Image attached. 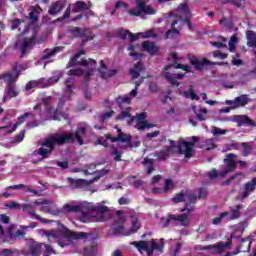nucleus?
<instances>
[{
  "label": "nucleus",
  "mask_w": 256,
  "mask_h": 256,
  "mask_svg": "<svg viewBox=\"0 0 256 256\" xmlns=\"http://www.w3.org/2000/svg\"><path fill=\"white\" fill-rule=\"evenodd\" d=\"M82 74H83L82 69H71L68 71V75H70V77H75L77 75H82Z\"/></svg>",
  "instance_id": "obj_62"
},
{
  "label": "nucleus",
  "mask_w": 256,
  "mask_h": 256,
  "mask_svg": "<svg viewBox=\"0 0 256 256\" xmlns=\"http://www.w3.org/2000/svg\"><path fill=\"white\" fill-rule=\"evenodd\" d=\"M169 155H171V147L169 146H165L162 150L155 153V157H157L159 161H167Z\"/></svg>",
  "instance_id": "obj_22"
},
{
  "label": "nucleus",
  "mask_w": 256,
  "mask_h": 256,
  "mask_svg": "<svg viewBox=\"0 0 256 256\" xmlns=\"http://www.w3.org/2000/svg\"><path fill=\"white\" fill-rule=\"evenodd\" d=\"M188 60L190 65L195 67L196 71H202V69L207 65H229L228 62H213L207 58H203L202 60L197 59L195 55H188Z\"/></svg>",
  "instance_id": "obj_6"
},
{
  "label": "nucleus",
  "mask_w": 256,
  "mask_h": 256,
  "mask_svg": "<svg viewBox=\"0 0 256 256\" xmlns=\"http://www.w3.org/2000/svg\"><path fill=\"white\" fill-rule=\"evenodd\" d=\"M25 133H27V130L23 129L19 134H17L13 138L12 143L14 144L21 143L25 139Z\"/></svg>",
  "instance_id": "obj_46"
},
{
  "label": "nucleus",
  "mask_w": 256,
  "mask_h": 256,
  "mask_svg": "<svg viewBox=\"0 0 256 256\" xmlns=\"http://www.w3.org/2000/svg\"><path fill=\"white\" fill-rule=\"evenodd\" d=\"M142 49L150 53V55H157L159 53V46L155 45V42L144 41L142 43Z\"/></svg>",
  "instance_id": "obj_18"
},
{
  "label": "nucleus",
  "mask_w": 256,
  "mask_h": 256,
  "mask_svg": "<svg viewBox=\"0 0 256 256\" xmlns=\"http://www.w3.org/2000/svg\"><path fill=\"white\" fill-rule=\"evenodd\" d=\"M173 180L171 179H166L165 180V185H164V191H171L173 189Z\"/></svg>",
  "instance_id": "obj_61"
},
{
  "label": "nucleus",
  "mask_w": 256,
  "mask_h": 256,
  "mask_svg": "<svg viewBox=\"0 0 256 256\" xmlns=\"http://www.w3.org/2000/svg\"><path fill=\"white\" fill-rule=\"evenodd\" d=\"M38 35L39 32L37 30H34L32 36L28 40H24L22 46L20 47L22 53L21 57L26 55L27 51H31V49H33V46L35 45V39H37Z\"/></svg>",
  "instance_id": "obj_12"
},
{
  "label": "nucleus",
  "mask_w": 256,
  "mask_h": 256,
  "mask_svg": "<svg viewBox=\"0 0 256 256\" xmlns=\"http://www.w3.org/2000/svg\"><path fill=\"white\" fill-rule=\"evenodd\" d=\"M153 251H159L160 253H163V245L158 244L155 242V240L152 239L150 250H148V256H153Z\"/></svg>",
  "instance_id": "obj_33"
},
{
  "label": "nucleus",
  "mask_w": 256,
  "mask_h": 256,
  "mask_svg": "<svg viewBox=\"0 0 256 256\" xmlns=\"http://www.w3.org/2000/svg\"><path fill=\"white\" fill-rule=\"evenodd\" d=\"M220 25H224V27H228V29H231V27H233V21L222 17L219 21Z\"/></svg>",
  "instance_id": "obj_53"
},
{
  "label": "nucleus",
  "mask_w": 256,
  "mask_h": 256,
  "mask_svg": "<svg viewBox=\"0 0 256 256\" xmlns=\"http://www.w3.org/2000/svg\"><path fill=\"white\" fill-rule=\"evenodd\" d=\"M43 247H45L44 255L43 256H49V255H51V253H54L53 247H51V245L44 244Z\"/></svg>",
  "instance_id": "obj_63"
},
{
  "label": "nucleus",
  "mask_w": 256,
  "mask_h": 256,
  "mask_svg": "<svg viewBox=\"0 0 256 256\" xmlns=\"http://www.w3.org/2000/svg\"><path fill=\"white\" fill-rule=\"evenodd\" d=\"M177 11L179 13H182V15H185L186 17L188 15H191V10H189V5H187L186 2L181 3L178 7H177Z\"/></svg>",
  "instance_id": "obj_38"
},
{
  "label": "nucleus",
  "mask_w": 256,
  "mask_h": 256,
  "mask_svg": "<svg viewBox=\"0 0 256 256\" xmlns=\"http://www.w3.org/2000/svg\"><path fill=\"white\" fill-rule=\"evenodd\" d=\"M28 215H30V217L37 219V221H40V223H51L50 220H47L45 218L40 217L37 213H35V211L33 210H28Z\"/></svg>",
  "instance_id": "obj_44"
},
{
  "label": "nucleus",
  "mask_w": 256,
  "mask_h": 256,
  "mask_svg": "<svg viewBox=\"0 0 256 256\" xmlns=\"http://www.w3.org/2000/svg\"><path fill=\"white\" fill-rule=\"evenodd\" d=\"M7 93L10 96V98L17 97L19 95V92L17 91V89L15 88V85H13V84L8 85Z\"/></svg>",
  "instance_id": "obj_47"
},
{
  "label": "nucleus",
  "mask_w": 256,
  "mask_h": 256,
  "mask_svg": "<svg viewBox=\"0 0 256 256\" xmlns=\"http://www.w3.org/2000/svg\"><path fill=\"white\" fill-rule=\"evenodd\" d=\"M63 3L61 2H54L50 5L48 10V15H51L52 17H55L58 13H61L63 11Z\"/></svg>",
  "instance_id": "obj_21"
},
{
  "label": "nucleus",
  "mask_w": 256,
  "mask_h": 256,
  "mask_svg": "<svg viewBox=\"0 0 256 256\" xmlns=\"http://www.w3.org/2000/svg\"><path fill=\"white\" fill-rule=\"evenodd\" d=\"M221 176V173H219L216 169H213L211 172L208 173L209 179H217V177Z\"/></svg>",
  "instance_id": "obj_64"
},
{
  "label": "nucleus",
  "mask_w": 256,
  "mask_h": 256,
  "mask_svg": "<svg viewBox=\"0 0 256 256\" xmlns=\"http://www.w3.org/2000/svg\"><path fill=\"white\" fill-rule=\"evenodd\" d=\"M8 233V237H10V239H20V237H25L26 232L23 230H17L14 234H13V227H9L7 230Z\"/></svg>",
  "instance_id": "obj_31"
},
{
  "label": "nucleus",
  "mask_w": 256,
  "mask_h": 256,
  "mask_svg": "<svg viewBox=\"0 0 256 256\" xmlns=\"http://www.w3.org/2000/svg\"><path fill=\"white\" fill-rule=\"evenodd\" d=\"M114 129L117 130V137H112L110 133L105 134V139L102 138H98L96 141V145H102V147H109V141H111V143H117V141H119L120 143H127L126 146H124V149H127V147L132 148L133 147V137L131 136V134H125L123 133V131L121 130V128H119V126H115Z\"/></svg>",
  "instance_id": "obj_4"
},
{
  "label": "nucleus",
  "mask_w": 256,
  "mask_h": 256,
  "mask_svg": "<svg viewBox=\"0 0 256 256\" xmlns=\"http://www.w3.org/2000/svg\"><path fill=\"white\" fill-rule=\"evenodd\" d=\"M227 215H229V212H222L218 217L213 219L212 224L219 225V223H221V221H223Z\"/></svg>",
  "instance_id": "obj_48"
},
{
  "label": "nucleus",
  "mask_w": 256,
  "mask_h": 256,
  "mask_svg": "<svg viewBox=\"0 0 256 256\" xmlns=\"http://www.w3.org/2000/svg\"><path fill=\"white\" fill-rule=\"evenodd\" d=\"M236 105L232 106V109H237L238 107H245L249 103V96L247 94H242L235 98Z\"/></svg>",
  "instance_id": "obj_23"
},
{
  "label": "nucleus",
  "mask_w": 256,
  "mask_h": 256,
  "mask_svg": "<svg viewBox=\"0 0 256 256\" xmlns=\"http://www.w3.org/2000/svg\"><path fill=\"white\" fill-rule=\"evenodd\" d=\"M28 117H35V114L31 113V112H26L23 115L18 117V121L12 126L11 130H8L7 133L11 134L15 131H17V127H19V125H23V123H25V121H27Z\"/></svg>",
  "instance_id": "obj_16"
},
{
  "label": "nucleus",
  "mask_w": 256,
  "mask_h": 256,
  "mask_svg": "<svg viewBox=\"0 0 256 256\" xmlns=\"http://www.w3.org/2000/svg\"><path fill=\"white\" fill-rule=\"evenodd\" d=\"M239 57H241L239 53L232 57V65H235L236 67H241V65H243V60L239 59Z\"/></svg>",
  "instance_id": "obj_52"
},
{
  "label": "nucleus",
  "mask_w": 256,
  "mask_h": 256,
  "mask_svg": "<svg viewBox=\"0 0 256 256\" xmlns=\"http://www.w3.org/2000/svg\"><path fill=\"white\" fill-rule=\"evenodd\" d=\"M116 103L120 109H123V103H127V105L131 104V98L127 96H119L116 98Z\"/></svg>",
  "instance_id": "obj_39"
},
{
  "label": "nucleus",
  "mask_w": 256,
  "mask_h": 256,
  "mask_svg": "<svg viewBox=\"0 0 256 256\" xmlns=\"http://www.w3.org/2000/svg\"><path fill=\"white\" fill-rule=\"evenodd\" d=\"M183 95L184 97H186V99H191L192 101H199V95L195 93L192 85L189 86V89L187 91L183 92Z\"/></svg>",
  "instance_id": "obj_29"
},
{
  "label": "nucleus",
  "mask_w": 256,
  "mask_h": 256,
  "mask_svg": "<svg viewBox=\"0 0 256 256\" xmlns=\"http://www.w3.org/2000/svg\"><path fill=\"white\" fill-rule=\"evenodd\" d=\"M98 71L102 79H111V77H115L117 75V69H110L107 72L101 69H98Z\"/></svg>",
  "instance_id": "obj_32"
},
{
  "label": "nucleus",
  "mask_w": 256,
  "mask_h": 256,
  "mask_svg": "<svg viewBox=\"0 0 256 256\" xmlns=\"http://www.w3.org/2000/svg\"><path fill=\"white\" fill-rule=\"evenodd\" d=\"M112 233L113 235H124V237H129V235H131V232L125 231V226H123V224L112 228Z\"/></svg>",
  "instance_id": "obj_30"
},
{
  "label": "nucleus",
  "mask_w": 256,
  "mask_h": 256,
  "mask_svg": "<svg viewBox=\"0 0 256 256\" xmlns=\"http://www.w3.org/2000/svg\"><path fill=\"white\" fill-rule=\"evenodd\" d=\"M64 209L68 213H81V206H73L70 204H65Z\"/></svg>",
  "instance_id": "obj_43"
},
{
  "label": "nucleus",
  "mask_w": 256,
  "mask_h": 256,
  "mask_svg": "<svg viewBox=\"0 0 256 256\" xmlns=\"http://www.w3.org/2000/svg\"><path fill=\"white\" fill-rule=\"evenodd\" d=\"M111 155L114 157V161H121V152L115 147L112 148Z\"/></svg>",
  "instance_id": "obj_54"
},
{
  "label": "nucleus",
  "mask_w": 256,
  "mask_h": 256,
  "mask_svg": "<svg viewBox=\"0 0 256 256\" xmlns=\"http://www.w3.org/2000/svg\"><path fill=\"white\" fill-rule=\"evenodd\" d=\"M185 77V74H181V73H176L171 75V73L166 72L164 74V78L166 79V81H168V83H171L174 87H179V85H181V83L177 82V80L175 79H183Z\"/></svg>",
  "instance_id": "obj_15"
},
{
  "label": "nucleus",
  "mask_w": 256,
  "mask_h": 256,
  "mask_svg": "<svg viewBox=\"0 0 256 256\" xmlns=\"http://www.w3.org/2000/svg\"><path fill=\"white\" fill-rule=\"evenodd\" d=\"M155 125L147 123V121H138L136 123L135 129L138 131H143L144 129H153Z\"/></svg>",
  "instance_id": "obj_37"
},
{
  "label": "nucleus",
  "mask_w": 256,
  "mask_h": 256,
  "mask_svg": "<svg viewBox=\"0 0 256 256\" xmlns=\"http://www.w3.org/2000/svg\"><path fill=\"white\" fill-rule=\"evenodd\" d=\"M235 157L237 156L233 153L226 155V158L224 159V163H226V169L220 172V177H225V175H228V173H233V171L237 169Z\"/></svg>",
  "instance_id": "obj_8"
},
{
  "label": "nucleus",
  "mask_w": 256,
  "mask_h": 256,
  "mask_svg": "<svg viewBox=\"0 0 256 256\" xmlns=\"http://www.w3.org/2000/svg\"><path fill=\"white\" fill-rule=\"evenodd\" d=\"M145 71V65H143V62L138 61L133 68L130 69L129 75H131L132 79H139L141 77V73Z\"/></svg>",
  "instance_id": "obj_14"
},
{
  "label": "nucleus",
  "mask_w": 256,
  "mask_h": 256,
  "mask_svg": "<svg viewBox=\"0 0 256 256\" xmlns=\"http://www.w3.org/2000/svg\"><path fill=\"white\" fill-rule=\"evenodd\" d=\"M59 51H60L59 47H56L53 50H51L49 53L44 54L42 56L43 61H45L47 59H51V57H53V55H57V53H59Z\"/></svg>",
  "instance_id": "obj_50"
},
{
  "label": "nucleus",
  "mask_w": 256,
  "mask_h": 256,
  "mask_svg": "<svg viewBox=\"0 0 256 256\" xmlns=\"http://www.w3.org/2000/svg\"><path fill=\"white\" fill-rule=\"evenodd\" d=\"M197 199L205 200L207 199V188H199Z\"/></svg>",
  "instance_id": "obj_55"
},
{
  "label": "nucleus",
  "mask_w": 256,
  "mask_h": 256,
  "mask_svg": "<svg viewBox=\"0 0 256 256\" xmlns=\"http://www.w3.org/2000/svg\"><path fill=\"white\" fill-rule=\"evenodd\" d=\"M199 148L205 149L206 151H213V149H217V144H215L213 139H207L199 145Z\"/></svg>",
  "instance_id": "obj_25"
},
{
  "label": "nucleus",
  "mask_w": 256,
  "mask_h": 256,
  "mask_svg": "<svg viewBox=\"0 0 256 256\" xmlns=\"http://www.w3.org/2000/svg\"><path fill=\"white\" fill-rule=\"evenodd\" d=\"M237 43V36L233 35L229 41V51L233 53L235 51V44Z\"/></svg>",
  "instance_id": "obj_56"
},
{
  "label": "nucleus",
  "mask_w": 256,
  "mask_h": 256,
  "mask_svg": "<svg viewBox=\"0 0 256 256\" xmlns=\"http://www.w3.org/2000/svg\"><path fill=\"white\" fill-rule=\"evenodd\" d=\"M79 65H81L82 67H88L90 65V67H95L97 65V61H95L94 59L89 58L87 59H81V61H79L78 63Z\"/></svg>",
  "instance_id": "obj_42"
},
{
  "label": "nucleus",
  "mask_w": 256,
  "mask_h": 256,
  "mask_svg": "<svg viewBox=\"0 0 256 256\" xmlns=\"http://www.w3.org/2000/svg\"><path fill=\"white\" fill-rule=\"evenodd\" d=\"M256 189V184L253 180L244 184L242 192L238 195V201H245V199L249 198L251 193H254Z\"/></svg>",
  "instance_id": "obj_11"
},
{
  "label": "nucleus",
  "mask_w": 256,
  "mask_h": 256,
  "mask_svg": "<svg viewBox=\"0 0 256 256\" xmlns=\"http://www.w3.org/2000/svg\"><path fill=\"white\" fill-rule=\"evenodd\" d=\"M87 29H81L80 27L71 26L68 28V33L71 35L72 39H83L82 43H87V41H93L94 36H87Z\"/></svg>",
  "instance_id": "obj_7"
},
{
  "label": "nucleus",
  "mask_w": 256,
  "mask_h": 256,
  "mask_svg": "<svg viewBox=\"0 0 256 256\" xmlns=\"http://www.w3.org/2000/svg\"><path fill=\"white\" fill-rule=\"evenodd\" d=\"M234 122L237 123L238 127H256L255 121L247 115H235Z\"/></svg>",
  "instance_id": "obj_13"
},
{
  "label": "nucleus",
  "mask_w": 256,
  "mask_h": 256,
  "mask_svg": "<svg viewBox=\"0 0 256 256\" xmlns=\"http://www.w3.org/2000/svg\"><path fill=\"white\" fill-rule=\"evenodd\" d=\"M241 207L242 205H236L235 209L231 210V221H235V219H239V217H241Z\"/></svg>",
  "instance_id": "obj_40"
},
{
  "label": "nucleus",
  "mask_w": 256,
  "mask_h": 256,
  "mask_svg": "<svg viewBox=\"0 0 256 256\" xmlns=\"http://www.w3.org/2000/svg\"><path fill=\"white\" fill-rule=\"evenodd\" d=\"M233 243L231 240L227 241L226 243L220 242L219 244H212V245H207V246H201L199 249L200 251H211V249H214V253H218L221 255L223 251H225L226 247H231Z\"/></svg>",
  "instance_id": "obj_10"
},
{
  "label": "nucleus",
  "mask_w": 256,
  "mask_h": 256,
  "mask_svg": "<svg viewBox=\"0 0 256 256\" xmlns=\"http://www.w3.org/2000/svg\"><path fill=\"white\" fill-rule=\"evenodd\" d=\"M89 8V5L84 1H78L75 3V10H73V12L79 13V11H89Z\"/></svg>",
  "instance_id": "obj_35"
},
{
  "label": "nucleus",
  "mask_w": 256,
  "mask_h": 256,
  "mask_svg": "<svg viewBox=\"0 0 256 256\" xmlns=\"http://www.w3.org/2000/svg\"><path fill=\"white\" fill-rule=\"evenodd\" d=\"M77 59H79L76 55H74L68 62L67 64V68L70 67H75L77 65H79V61H77Z\"/></svg>",
  "instance_id": "obj_58"
},
{
  "label": "nucleus",
  "mask_w": 256,
  "mask_h": 256,
  "mask_svg": "<svg viewBox=\"0 0 256 256\" xmlns=\"http://www.w3.org/2000/svg\"><path fill=\"white\" fill-rule=\"evenodd\" d=\"M155 10L151 5H147L145 0H136V7L128 10V15L131 17H142V15H156Z\"/></svg>",
  "instance_id": "obj_5"
},
{
  "label": "nucleus",
  "mask_w": 256,
  "mask_h": 256,
  "mask_svg": "<svg viewBox=\"0 0 256 256\" xmlns=\"http://www.w3.org/2000/svg\"><path fill=\"white\" fill-rule=\"evenodd\" d=\"M171 67H174V69H182L183 71H186V73H191V67H189L188 65L179 64L177 62L165 66L164 71H169Z\"/></svg>",
  "instance_id": "obj_27"
},
{
  "label": "nucleus",
  "mask_w": 256,
  "mask_h": 256,
  "mask_svg": "<svg viewBox=\"0 0 256 256\" xmlns=\"http://www.w3.org/2000/svg\"><path fill=\"white\" fill-rule=\"evenodd\" d=\"M68 183L71 189H83V187H87V185H89V182L85 179L68 178Z\"/></svg>",
  "instance_id": "obj_17"
},
{
  "label": "nucleus",
  "mask_w": 256,
  "mask_h": 256,
  "mask_svg": "<svg viewBox=\"0 0 256 256\" xmlns=\"http://www.w3.org/2000/svg\"><path fill=\"white\" fill-rule=\"evenodd\" d=\"M185 197L188 199V202L184 204L183 209L180 210V215H174L171 213L167 214L166 219L161 218L160 222L162 223V227L166 229V227H169L171 223L174 221H178L182 227H189V223L191 221L189 220V214L193 213L195 211V204L197 203V193L189 190H185ZM185 211L187 213H185Z\"/></svg>",
  "instance_id": "obj_2"
},
{
  "label": "nucleus",
  "mask_w": 256,
  "mask_h": 256,
  "mask_svg": "<svg viewBox=\"0 0 256 256\" xmlns=\"http://www.w3.org/2000/svg\"><path fill=\"white\" fill-rule=\"evenodd\" d=\"M0 79H4L8 83V85H13L15 81L19 79L18 72H8L6 74H0Z\"/></svg>",
  "instance_id": "obj_19"
},
{
  "label": "nucleus",
  "mask_w": 256,
  "mask_h": 256,
  "mask_svg": "<svg viewBox=\"0 0 256 256\" xmlns=\"http://www.w3.org/2000/svg\"><path fill=\"white\" fill-rule=\"evenodd\" d=\"M70 17H71V7L68 6V8L65 10L63 16L54 20V23H61V21H65V19H69Z\"/></svg>",
  "instance_id": "obj_45"
},
{
  "label": "nucleus",
  "mask_w": 256,
  "mask_h": 256,
  "mask_svg": "<svg viewBox=\"0 0 256 256\" xmlns=\"http://www.w3.org/2000/svg\"><path fill=\"white\" fill-rule=\"evenodd\" d=\"M246 37H247V45L249 47L256 45V33L253 30H249Z\"/></svg>",
  "instance_id": "obj_36"
},
{
  "label": "nucleus",
  "mask_w": 256,
  "mask_h": 256,
  "mask_svg": "<svg viewBox=\"0 0 256 256\" xmlns=\"http://www.w3.org/2000/svg\"><path fill=\"white\" fill-rule=\"evenodd\" d=\"M82 137H87V128L78 127L75 133L51 134L48 138H45L41 142V147L34 151L36 155L42 157V159H48L50 155L55 151V147H63V145H69V143H75V139L79 145H85Z\"/></svg>",
  "instance_id": "obj_1"
},
{
  "label": "nucleus",
  "mask_w": 256,
  "mask_h": 256,
  "mask_svg": "<svg viewBox=\"0 0 256 256\" xmlns=\"http://www.w3.org/2000/svg\"><path fill=\"white\" fill-rule=\"evenodd\" d=\"M212 133L215 137L219 136V135H225L227 134V130L221 129L219 127H214L212 130Z\"/></svg>",
  "instance_id": "obj_57"
},
{
  "label": "nucleus",
  "mask_w": 256,
  "mask_h": 256,
  "mask_svg": "<svg viewBox=\"0 0 256 256\" xmlns=\"http://www.w3.org/2000/svg\"><path fill=\"white\" fill-rule=\"evenodd\" d=\"M73 83H74L73 78H68L66 80V91H68L69 93L73 91Z\"/></svg>",
  "instance_id": "obj_60"
},
{
  "label": "nucleus",
  "mask_w": 256,
  "mask_h": 256,
  "mask_svg": "<svg viewBox=\"0 0 256 256\" xmlns=\"http://www.w3.org/2000/svg\"><path fill=\"white\" fill-rule=\"evenodd\" d=\"M43 245H45L44 243H38L35 242L30 246V254L32 256H40L42 251H43Z\"/></svg>",
  "instance_id": "obj_24"
},
{
  "label": "nucleus",
  "mask_w": 256,
  "mask_h": 256,
  "mask_svg": "<svg viewBox=\"0 0 256 256\" xmlns=\"http://www.w3.org/2000/svg\"><path fill=\"white\" fill-rule=\"evenodd\" d=\"M193 147H195V142L182 141L177 145L179 154L185 155L186 159L193 157Z\"/></svg>",
  "instance_id": "obj_9"
},
{
  "label": "nucleus",
  "mask_w": 256,
  "mask_h": 256,
  "mask_svg": "<svg viewBox=\"0 0 256 256\" xmlns=\"http://www.w3.org/2000/svg\"><path fill=\"white\" fill-rule=\"evenodd\" d=\"M178 23H179V21H177V20H174L171 23V29L166 32V39H173L175 37V35L180 34L179 30L177 28H175V25H177Z\"/></svg>",
  "instance_id": "obj_28"
},
{
  "label": "nucleus",
  "mask_w": 256,
  "mask_h": 256,
  "mask_svg": "<svg viewBox=\"0 0 256 256\" xmlns=\"http://www.w3.org/2000/svg\"><path fill=\"white\" fill-rule=\"evenodd\" d=\"M132 245L134 247H136V249L139 251V253L146 252L147 255L149 256L150 247H149V244H147V241H145V240L134 241V242H132Z\"/></svg>",
  "instance_id": "obj_20"
},
{
  "label": "nucleus",
  "mask_w": 256,
  "mask_h": 256,
  "mask_svg": "<svg viewBox=\"0 0 256 256\" xmlns=\"http://www.w3.org/2000/svg\"><path fill=\"white\" fill-rule=\"evenodd\" d=\"M49 101H51V97L42 98V103L45 109L48 111V113H51V111H53V107H51Z\"/></svg>",
  "instance_id": "obj_51"
},
{
  "label": "nucleus",
  "mask_w": 256,
  "mask_h": 256,
  "mask_svg": "<svg viewBox=\"0 0 256 256\" xmlns=\"http://www.w3.org/2000/svg\"><path fill=\"white\" fill-rule=\"evenodd\" d=\"M213 57H219L220 59H227V57H229V54L222 53L221 50H215L213 52Z\"/></svg>",
  "instance_id": "obj_59"
},
{
  "label": "nucleus",
  "mask_w": 256,
  "mask_h": 256,
  "mask_svg": "<svg viewBox=\"0 0 256 256\" xmlns=\"http://www.w3.org/2000/svg\"><path fill=\"white\" fill-rule=\"evenodd\" d=\"M96 213L94 216H92V221L94 223H105V221H109L111 217L109 216V207L98 204L95 206H92L88 209V211H83L81 213V221L82 223H87V219L91 217V213Z\"/></svg>",
  "instance_id": "obj_3"
},
{
  "label": "nucleus",
  "mask_w": 256,
  "mask_h": 256,
  "mask_svg": "<svg viewBox=\"0 0 256 256\" xmlns=\"http://www.w3.org/2000/svg\"><path fill=\"white\" fill-rule=\"evenodd\" d=\"M240 147H242V155L243 157H249L251 153H253V146L249 145L248 142H242L240 143Z\"/></svg>",
  "instance_id": "obj_34"
},
{
  "label": "nucleus",
  "mask_w": 256,
  "mask_h": 256,
  "mask_svg": "<svg viewBox=\"0 0 256 256\" xmlns=\"http://www.w3.org/2000/svg\"><path fill=\"white\" fill-rule=\"evenodd\" d=\"M125 119H129L128 125H131V123L135 121V118L131 115L129 111H122L118 116H116V121H125Z\"/></svg>",
  "instance_id": "obj_26"
},
{
  "label": "nucleus",
  "mask_w": 256,
  "mask_h": 256,
  "mask_svg": "<svg viewBox=\"0 0 256 256\" xmlns=\"http://www.w3.org/2000/svg\"><path fill=\"white\" fill-rule=\"evenodd\" d=\"M185 201V190L176 193L175 196L172 198V203H183Z\"/></svg>",
  "instance_id": "obj_41"
},
{
  "label": "nucleus",
  "mask_w": 256,
  "mask_h": 256,
  "mask_svg": "<svg viewBox=\"0 0 256 256\" xmlns=\"http://www.w3.org/2000/svg\"><path fill=\"white\" fill-rule=\"evenodd\" d=\"M116 216V223H120V225H123L125 223V215L123 214V210H117Z\"/></svg>",
  "instance_id": "obj_49"
}]
</instances>
